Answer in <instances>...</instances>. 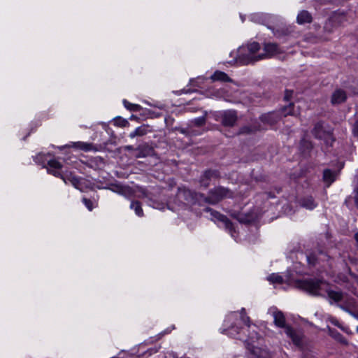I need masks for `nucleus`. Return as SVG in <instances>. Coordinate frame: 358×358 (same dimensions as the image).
Listing matches in <instances>:
<instances>
[{
	"instance_id": "24",
	"label": "nucleus",
	"mask_w": 358,
	"mask_h": 358,
	"mask_svg": "<svg viewBox=\"0 0 358 358\" xmlns=\"http://www.w3.org/2000/svg\"><path fill=\"white\" fill-rule=\"evenodd\" d=\"M210 78L214 81L220 80L224 82H231V79L227 73L220 71H216L213 75L211 76Z\"/></svg>"
},
{
	"instance_id": "22",
	"label": "nucleus",
	"mask_w": 358,
	"mask_h": 358,
	"mask_svg": "<svg viewBox=\"0 0 358 358\" xmlns=\"http://www.w3.org/2000/svg\"><path fill=\"white\" fill-rule=\"evenodd\" d=\"M326 292L328 297L336 303L343 299L344 294L341 291L337 292L332 289H327Z\"/></svg>"
},
{
	"instance_id": "26",
	"label": "nucleus",
	"mask_w": 358,
	"mask_h": 358,
	"mask_svg": "<svg viewBox=\"0 0 358 358\" xmlns=\"http://www.w3.org/2000/svg\"><path fill=\"white\" fill-rule=\"evenodd\" d=\"M148 133V126L143 124L135 129L134 131L129 134V137L133 138L136 136H143Z\"/></svg>"
},
{
	"instance_id": "41",
	"label": "nucleus",
	"mask_w": 358,
	"mask_h": 358,
	"mask_svg": "<svg viewBox=\"0 0 358 358\" xmlns=\"http://www.w3.org/2000/svg\"><path fill=\"white\" fill-rule=\"evenodd\" d=\"M248 358H268L262 355H257L255 351H252Z\"/></svg>"
},
{
	"instance_id": "32",
	"label": "nucleus",
	"mask_w": 358,
	"mask_h": 358,
	"mask_svg": "<svg viewBox=\"0 0 358 358\" xmlns=\"http://www.w3.org/2000/svg\"><path fill=\"white\" fill-rule=\"evenodd\" d=\"M66 182H64L65 183L67 182V181H69L76 188H79V185H80V180L76 177V176H72L71 174L69 176H66Z\"/></svg>"
},
{
	"instance_id": "30",
	"label": "nucleus",
	"mask_w": 358,
	"mask_h": 358,
	"mask_svg": "<svg viewBox=\"0 0 358 358\" xmlns=\"http://www.w3.org/2000/svg\"><path fill=\"white\" fill-rule=\"evenodd\" d=\"M206 122V113L204 115L195 118L193 120L191 121V123L193 124L194 126L200 127L203 126Z\"/></svg>"
},
{
	"instance_id": "16",
	"label": "nucleus",
	"mask_w": 358,
	"mask_h": 358,
	"mask_svg": "<svg viewBox=\"0 0 358 358\" xmlns=\"http://www.w3.org/2000/svg\"><path fill=\"white\" fill-rule=\"evenodd\" d=\"M285 331L287 336L292 339L294 345L296 346H301L302 345L301 336L297 334L292 327H287Z\"/></svg>"
},
{
	"instance_id": "25",
	"label": "nucleus",
	"mask_w": 358,
	"mask_h": 358,
	"mask_svg": "<svg viewBox=\"0 0 358 358\" xmlns=\"http://www.w3.org/2000/svg\"><path fill=\"white\" fill-rule=\"evenodd\" d=\"M294 104L291 102L287 106L282 107L279 110H278V112L281 114V117L282 116L287 117V115H294Z\"/></svg>"
},
{
	"instance_id": "38",
	"label": "nucleus",
	"mask_w": 358,
	"mask_h": 358,
	"mask_svg": "<svg viewBox=\"0 0 358 358\" xmlns=\"http://www.w3.org/2000/svg\"><path fill=\"white\" fill-rule=\"evenodd\" d=\"M115 124L120 127H124V126H126L127 124H128L127 120L122 119L121 117L115 119Z\"/></svg>"
},
{
	"instance_id": "7",
	"label": "nucleus",
	"mask_w": 358,
	"mask_h": 358,
	"mask_svg": "<svg viewBox=\"0 0 358 358\" xmlns=\"http://www.w3.org/2000/svg\"><path fill=\"white\" fill-rule=\"evenodd\" d=\"M231 215L240 223L245 224L253 222L256 219V214L252 210L248 213L234 212Z\"/></svg>"
},
{
	"instance_id": "51",
	"label": "nucleus",
	"mask_w": 358,
	"mask_h": 358,
	"mask_svg": "<svg viewBox=\"0 0 358 358\" xmlns=\"http://www.w3.org/2000/svg\"><path fill=\"white\" fill-rule=\"evenodd\" d=\"M145 192H146V191H145L144 189H142L141 190V192L142 194H143L145 196H147L148 195L146 194Z\"/></svg>"
},
{
	"instance_id": "14",
	"label": "nucleus",
	"mask_w": 358,
	"mask_h": 358,
	"mask_svg": "<svg viewBox=\"0 0 358 358\" xmlns=\"http://www.w3.org/2000/svg\"><path fill=\"white\" fill-rule=\"evenodd\" d=\"M347 99L346 92L341 89L336 90L331 97V103L332 105L340 104L345 101Z\"/></svg>"
},
{
	"instance_id": "40",
	"label": "nucleus",
	"mask_w": 358,
	"mask_h": 358,
	"mask_svg": "<svg viewBox=\"0 0 358 358\" xmlns=\"http://www.w3.org/2000/svg\"><path fill=\"white\" fill-rule=\"evenodd\" d=\"M293 94V90H286L285 92L284 99L285 101H289Z\"/></svg>"
},
{
	"instance_id": "4",
	"label": "nucleus",
	"mask_w": 358,
	"mask_h": 358,
	"mask_svg": "<svg viewBox=\"0 0 358 358\" xmlns=\"http://www.w3.org/2000/svg\"><path fill=\"white\" fill-rule=\"evenodd\" d=\"M177 197L187 204L195 205L203 202L204 194L200 192L192 191L186 187H179L178 189Z\"/></svg>"
},
{
	"instance_id": "29",
	"label": "nucleus",
	"mask_w": 358,
	"mask_h": 358,
	"mask_svg": "<svg viewBox=\"0 0 358 358\" xmlns=\"http://www.w3.org/2000/svg\"><path fill=\"white\" fill-rule=\"evenodd\" d=\"M326 146L332 147L333 143L336 141V138L333 134V131H328L327 135L324 136L323 139Z\"/></svg>"
},
{
	"instance_id": "1",
	"label": "nucleus",
	"mask_w": 358,
	"mask_h": 358,
	"mask_svg": "<svg viewBox=\"0 0 358 358\" xmlns=\"http://www.w3.org/2000/svg\"><path fill=\"white\" fill-rule=\"evenodd\" d=\"M234 192L229 188L217 186L208 192V195L203 198V203L215 205L226 198H234Z\"/></svg>"
},
{
	"instance_id": "44",
	"label": "nucleus",
	"mask_w": 358,
	"mask_h": 358,
	"mask_svg": "<svg viewBox=\"0 0 358 358\" xmlns=\"http://www.w3.org/2000/svg\"><path fill=\"white\" fill-rule=\"evenodd\" d=\"M331 322L335 325L336 327H338V328L341 329H343V327L341 326V324H340V322L335 318H331L330 320Z\"/></svg>"
},
{
	"instance_id": "8",
	"label": "nucleus",
	"mask_w": 358,
	"mask_h": 358,
	"mask_svg": "<svg viewBox=\"0 0 358 358\" xmlns=\"http://www.w3.org/2000/svg\"><path fill=\"white\" fill-rule=\"evenodd\" d=\"M272 316L273 317V323L277 327L285 329V331H286L287 327H290V326L286 324V318L284 313L276 308H273Z\"/></svg>"
},
{
	"instance_id": "2",
	"label": "nucleus",
	"mask_w": 358,
	"mask_h": 358,
	"mask_svg": "<svg viewBox=\"0 0 358 358\" xmlns=\"http://www.w3.org/2000/svg\"><path fill=\"white\" fill-rule=\"evenodd\" d=\"M325 282L323 280L317 278H308L298 280L295 282L296 287L303 290L313 296H320V290L322 285Z\"/></svg>"
},
{
	"instance_id": "43",
	"label": "nucleus",
	"mask_w": 358,
	"mask_h": 358,
	"mask_svg": "<svg viewBox=\"0 0 358 358\" xmlns=\"http://www.w3.org/2000/svg\"><path fill=\"white\" fill-rule=\"evenodd\" d=\"M328 3L341 4L347 2L348 0H325Z\"/></svg>"
},
{
	"instance_id": "50",
	"label": "nucleus",
	"mask_w": 358,
	"mask_h": 358,
	"mask_svg": "<svg viewBox=\"0 0 358 358\" xmlns=\"http://www.w3.org/2000/svg\"><path fill=\"white\" fill-rule=\"evenodd\" d=\"M354 238L355 240L356 241V242L358 243V231L356 232L355 234H354Z\"/></svg>"
},
{
	"instance_id": "37",
	"label": "nucleus",
	"mask_w": 358,
	"mask_h": 358,
	"mask_svg": "<svg viewBox=\"0 0 358 358\" xmlns=\"http://www.w3.org/2000/svg\"><path fill=\"white\" fill-rule=\"evenodd\" d=\"M307 260L309 264L315 266L317 262V257L314 254H310L307 256Z\"/></svg>"
},
{
	"instance_id": "53",
	"label": "nucleus",
	"mask_w": 358,
	"mask_h": 358,
	"mask_svg": "<svg viewBox=\"0 0 358 358\" xmlns=\"http://www.w3.org/2000/svg\"><path fill=\"white\" fill-rule=\"evenodd\" d=\"M357 358H358V356H357Z\"/></svg>"
},
{
	"instance_id": "6",
	"label": "nucleus",
	"mask_w": 358,
	"mask_h": 358,
	"mask_svg": "<svg viewBox=\"0 0 358 358\" xmlns=\"http://www.w3.org/2000/svg\"><path fill=\"white\" fill-rule=\"evenodd\" d=\"M238 120V115L236 110H228L221 114V123L222 126L233 127Z\"/></svg>"
},
{
	"instance_id": "42",
	"label": "nucleus",
	"mask_w": 358,
	"mask_h": 358,
	"mask_svg": "<svg viewBox=\"0 0 358 358\" xmlns=\"http://www.w3.org/2000/svg\"><path fill=\"white\" fill-rule=\"evenodd\" d=\"M352 131L354 136L358 138V120L355 122L353 125Z\"/></svg>"
},
{
	"instance_id": "19",
	"label": "nucleus",
	"mask_w": 358,
	"mask_h": 358,
	"mask_svg": "<svg viewBox=\"0 0 358 358\" xmlns=\"http://www.w3.org/2000/svg\"><path fill=\"white\" fill-rule=\"evenodd\" d=\"M336 172L325 169L323 171V180L327 184V186H329L336 180Z\"/></svg>"
},
{
	"instance_id": "28",
	"label": "nucleus",
	"mask_w": 358,
	"mask_h": 358,
	"mask_svg": "<svg viewBox=\"0 0 358 358\" xmlns=\"http://www.w3.org/2000/svg\"><path fill=\"white\" fill-rule=\"evenodd\" d=\"M330 20L333 22L341 23L345 20V14L344 12H335L331 17Z\"/></svg>"
},
{
	"instance_id": "15",
	"label": "nucleus",
	"mask_w": 358,
	"mask_h": 358,
	"mask_svg": "<svg viewBox=\"0 0 358 358\" xmlns=\"http://www.w3.org/2000/svg\"><path fill=\"white\" fill-rule=\"evenodd\" d=\"M260 129L261 126L259 124L245 125L238 129L235 136L250 135L255 134L257 131H260Z\"/></svg>"
},
{
	"instance_id": "21",
	"label": "nucleus",
	"mask_w": 358,
	"mask_h": 358,
	"mask_svg": "<svg viewBox=\"0 0 358 358\" xmlns=\"http://www.w3.org/2000/svg\"><path fill=\"white\" fill-rule=\"evenodd\" d=\"M296 21L300 24L310 23L312 22V16L307 10H302L298 14Z\"/></svg>"
},
{
	"instance_id": "20",
	"label": "nucleus",
	"mask_w": 358,
	"mask_h": 358,
	"mask_svg": "<svg viewBox=\"0 0 358 358\" xmlns=\"http://www.w3.org/2000/svg\"><path fill=\"white\" fill-rule=\"evenodd\" d=\"M268 28L272 30L273 34L277 38H281L282 36H289L292 32V29L288 27H285L279 28L277 29H275L271 27H268Z\"/></svg>"
},
{
	"instance_id": "13",
	"label": "nucleus",
	"mask_w": 358,
	"mask_h": 358,
	"mask_svg": "<svg viewBox=\"0 0 358 358\" xmlns=\"http://www.w3.org/2000/svg\"><path fill=\"white\" fill-rule=\"evenodd\" d=\"M49 166V169H48V172L52 174L56 177H60L63 179L64 182H66V178L64 177L59 171L60 169H62V165L60 162L55 159L50 160L48 163Z\"/></svg>"
},
{
	"instance_id": "9",
	"label": "nucleus",
	"mask_w": 358,
	"mask_h": 358,
	"mask_svg": "<svg viewBox=\"0 0 358 358\" xmlns=\"http://www.w3.org/2000/svg\"><path fill=\"white\" fill-rule=\"evenodd\" d=\"M135 151L136 152L135 155L136 158L157 156L154 148L152 146H150L148 144L138 145L136 148Z\"/></svg>"
},
{
	"instance_id": "10",
	"label": "nucleus",
	"mask_w": 358,
	"mask_h": 358,
	"mask_svg": "<svg viewBox=\"0 0 358 358\" xmlns=\"http://www.w3.org/2000/svg\"><path fill=\"white\" fill-rule=\"evenodd\" d=\"M211 215L218 221L224 223L225 229L229 231L232 236H234V233L235 232L234 227L226 215H222L216 210H212Z\"/></svg>"
},
{
	"instance_id": "23",
	"label": "nucleus",
	"mask_w": 358,
	"mask_h": 358,
	"mask_svg": "<svg viewBox=\"0 0 358 358\" xmlns=\"http://www.w3.org/2000/svg\"><path fill=\"white\" fill-rule=\"evenodd\" d=\"M313 148V143L305 138H303L300 141V150L304 154H308L312 149Z\"/></svg>"
},
{
	"instance_id": "33",
	"label": "nucleus",
	"mask_w": 358,
	"mask_h": 358,
	"mask_svg": "<svg viewBox=\"0 0 358 358\" xmlns=\"http://www.w3.org/2000/svg\"><path fill=\"white\" fill-rule=\"evenodd\" d=\"M248 49L250 53L254 54L260 49V45L257 42H253L248 44Z\"/></svg>"
},
{
	"instance_id": "18",
	"label": "nucleus",
	"mask_w": 358,
	"mask_h": 358,
	"mask_svg": "<svg viewBox=\"0 0 358 358\" xmlns=\"http://www.w3.org/2000/svg\"><path fill=\"white\" fill-rule=\"evenodd\" d=\"M328 331H329V336H331L333 338H334L338 342H339L341 344H343L345 345H348V341H347V339L336 329H331V327H328Z\"/></svg>"
},
{
	"instance_id": "45",
	"label": "nucleus",
	"mask_w": 358,
	"mask_h": 358,
	"mask_svg": "<svg viewBox=\"0 0 358 358\" xmlns=\"http://www.w3.org/2000/svg\"><path fill=\"white\" fill-rule=\"evenodd\" d=\"M91 146V144H82V146L80 147L81 149L88 150L90 148L89 147Z\"/></svg>"
},
{
	"instance_id": "47",
	"label": "nucleus",
	"mask_w": 358,
	"mask_h": 358,
	"mask_svg": "<svg viewBox=\"0 0 358 358\" xmlns=\"http://www.w3.org/2000/svg\"><path fill=\"white\" fill-rule=\"evenodd\" d=\"M178 130L180 131V133H182L183 134H187V129L180 128V129H178Z\"/></svg>"
},
{
	"instance_id": "39",
	"label": "nucleus",
	"mask_w": 358,
	"mask_h": 358,
	"mask_svg": "<svg viewBox=\"0 0 358 358\" xmlns=\"http://www.w3.org/2000/svg\"><path fill=\"white\" fill-rule=\"evenodd\" d=\"M83 201L90 210H92L93 209V203L90 199L83 198Z\"/></svg>"
},
{
	"instance_id": "49",
	"label": "nucleus",
	"mask_w": 358,
	"mask_h": 358,
	"mask_svg": "<svg viewBox=\"0 0 358 358\" xmlns=\"http://www.w3.org/2000/svg\"><path fill=\"white\" fill-rule=\"evenodd\" d=\"M204 210L206 211V212H210V214H212V210H214L210 208H209V207H206Z\"/></svg>"
},
{
	"instance_id": "46",
	"label": "nucleus",
	"mask_w": 358,
	"mask_h": 358,
	"mask_svg": "<svg viewBox=\"0 0 358 358\" xmlns=\"http://www.w3.org/2000/svg\"><path fill=\"white\" fill-rule=\"evenodd\" d=\"M124 150H129V151H131V150H136V148H134L132 145H126L124 147Z\"/></svg>"
},
{
	"instance_id": "5",
	"label": "nucleus",
	"mask_w": 358,
	"mask_h": 358,
	"mask_svg": "<svg viewBox=\"0 0 358 358\" xmlns=\"http://www.w3.org/2000/svg\"><path fill=\"white\" fill-rule=\"evenodd\" d=\"M221 178L220 172L217 169H206L201 175L199 178V182L201 186L207 188L210 185L211 179H220Z\"/></svg>"
},
{
	"instance_id": "11",
	"label": "nucleus",
	"mask_w": 358,
	"mask_h": 358,
	"mask_svg": "<svg viewBox=\"0 0 358 358\" xmlns=\"http://www.w3.org/2000/svg\"><path fill=\"white\" fill-rule=\"evenodd\" d=\"M281 119V114L278 111H271L264 113L259 117V120L265 124L274 125Z\"/></svg>"
},
{
	"instance_id": "17",
	"label": "nucleus",
	"mask_w": 358,
	"mask_h": 358,
	"mask_svg": "<svg viewBox=\"0 0 358 358\" xmlns=\"http://www.w3.org/2000/svg\"><path fill=\"white\" fill-rule=\"evenodd\" d=\"M299 205L308 210H313L317 206V203L315 201L312 196H307L301 198L299 201Z\"/></svg>"
},
{
	"instance_id": "27",
	"label": "nucleus",
	"mask_w": 358,
	"mask_h": 358,
	"mask_svg": "<svg viewBox=\"0 0 358 358\" xmlns=\"http://www.w3.org/2000/svg\"><path fill=\"white\" fill-rule=\"evenodd\" d=\"M130 208L134 209L136 214L138 216H143V211L141 208V203L138 201H133L131 203Z\"/></svg>"
},
{
	"instance_id": "12",
	"label": "nucleus",
	"mask_w": 358,
	"mask_h": 358,
	"mask_svg": "<svg viewBox=\"0 0 358 358\" xmlns=\"http://www.w3.org/2000/svg\"><path fill=\"white\" fill-rule=\"evenodd\" d=\"M329 131H333L332 130H329ZM311 133L313 136L317 139H323L324 136L327 135L328 131L325 130L324 128V122L323 120H320L314 124V127L311 130Z\"/></svg>"
},
{
	"instance_id": "35",
	"label": "nucleus",
	"mask_w": 358,
	"mask_h": 358,
	"mask_svg": "<svg viewBox=\"0 0 358 358\" xmlns=\"http://www.w3.org/2000/svg\"><path fill=\"white\" fill-rule=\"evenodd\" d=\"M124 103L125 107L131 110L138 111L141 108V106L139 105L130 103L125 100L124 101Z\"/></svg>"
},
{
	"instance_id": "36",
	"label": "nucleus",
	"mask_w": 358,
	"mask_h": 358,
	"mask_svg": "<svg viewBox=\"0 0 358 358\" xmlns=\"http://www.w3.org/2000/svg\"><path fill=\"white\" fill-rule=\"evenodd\" d=\"M338 307L340 308H341L342 310H343L344 311L347 312L348 313H349L350 315H352V317L357 318L358 320V313H355L352 310H351L350 308H348V307L346 306H344L343 305H338Z\"/></svg>"
},
{
	"instance_id": "3",
	"label": "nucleus",
	"mask_w": 358,
	"mask_h": 358,
	"mask_svg": "<svg viewBox=\"0 0 358 358\" xmlns=\"http://www.w3.org/2000/svg\"><path fill=\"white\" fill-rule=\"evenodd\" d=\"M264 54H260L257 56H250L246 60L242 59L241 62L243 64L253 63L264 58L271 57L274 55L281 54L282 52V51L279 48V45L275 43H265L264 44Z\"/></svg>"
},
{
	"instance_id": "34",
	"label": "nucleus",
	"mask_w": 358,
	"mask_h": 358,
	"mask_svg": "<svg viewBox=\"0 0 358 358\" xmlns=\"http://www.w3.org/2000/svg\"><path fill=\"white\" fill-rule=\"evenodd\" d=\"M241 318L242 321L248 326H250V320L248 316L246 315V312L245 308H242L241 310Z\"/></svg>"
},
{
	"instance_id": "52",
	"label": "nucleus",
	"mask_w": 358,
	"mask_h": 358,
	"mask_svg": "<svg viewBox=\"0 0 358 358\" xmlns=\"http://www.w3.org/2000/svg\"><path fill=\"white\" fill-rule=\"evenodd\" d=\"M357 331L358 332V327H357Z\"/></svg>"
},
{
	"instance_id": "48",
	"label": "nucleus",
	"mask_w": 358,
	"mask_h": 358,
	"mask_svg": "<svg viewBox=\"0 0 358 358\" xmlns=\"http://www.w3.org/2000/svg\"><path fill=\"white\" fill-rule=\"evenodd\" d=\"M355 203L356 207L358 208V194H355Z\"/></svg>"
},
{
	"instance_id": "31",
	"label": "nucleus",
	"mask_w": 358,
	"mask_h": 358,
	"mask_svg": "<svg viewBox=\"0 0 358 358\" xmlns=\"http://www.w3.org/2000/svg\"><path fill=\"white\" fill-rule=\"evenodd\" d=\"M267 280L272 283L282 284L283 278L281 275L273 273L268 276Z\"/></svg>"
}]
</instances>
